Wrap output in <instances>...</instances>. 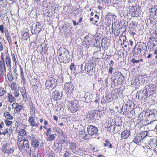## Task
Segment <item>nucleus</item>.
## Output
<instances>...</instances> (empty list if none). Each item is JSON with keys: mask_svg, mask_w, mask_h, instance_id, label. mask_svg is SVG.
<instances>
[{"mask_svg": "<svg viewBox=\"0 0 157 157\" xmlns=\"http://www.w3.org/2000/svg\"><path fill=\"white\" fill-rule=\"evenodd\" d=\"M56 135L55 134H51L49 135V137L50 139V140L52 141L54 140L56 138Z\"/></svg>", "mask_w": 157, "mask_h": 157, "instance_id": "nucleus-40", "label": "nucleus"}, {"mask_svg": "<svg viewBox=\"0 0 157 157\" xmlns=\"http://www.w3.org/2000/svg\"><path fill=\"white\" fill-rule=\"evenodd\" d=\"M24 139L23 137H21L18 138V143H21V142L22 141H24Z\"/></svg>", "mask_w": 157, "mask_h": 157, "instance_id": "nucleus-50", "label": "nucleus"}, {"mask_svg": "<svg viewBox=\"0 0 157 157\" xmlns=\"http://www.w3.org/2000/svg\"><path fill=\"white\" fill-rule=\"evenodd\" d=\"M64 51H63V57L64 59H67L69 57L68 52H66L65 49H64Z\"/></svg>", "mask_w": 157, "mask_h": 157, "instance_id": "nucleus-32", "label": "nucleus"}, {"mask_svg": "<svg viewBox=\"0 0 157 157\" xmlns=\"http://www.w3.org/2000/svg\"><path fill=\"white\" fill-rule=\"evenodd\" d=\"M145 88L148 91L150 89L151 90L154 91L155 90L156 86L154 85L150 84L146 86H145Z\"/></svg>", "mask_w": 157, "mask_h": 157, "instance_id": "nucleus-24", "label": "nucleus"}, {"mask_svg": "<svg viewBox=\"0 0 157 157\" xmlns=\"http://www.w3.org/2000/svg\"><path fill=\"white\" fill-rule=\"evenodd\" d=\"M28 121L31 126L36 127L38 126V124L37 123L35 122V120L33 117H30L29 118Z\"/></svg>", "mask_w": 157, "mask_h": 157, "instance_id": "nucleus-16", "label": "nucleus"}, {"mask_svg": "<svg viewBox=\"0 0 157 157\" xmlns=\"http://www.w3.org/2000/svg\"><path fill=\"white\" fill-rule=\"evenodd\" d=\"M4 116L5 118L7 119V120H12L13 118V117L8 112L5 113L4 114Z\"/></svg>", "mask_w": 157, "mask_h": 157, "instance_id": "nucleus-31", "label": "nucleus"}, {"mask_svg": "<svg viewBox=\"0 0 157 157\" xmlns=\"http://www.w3.org/2000/svg\"><path fill=\"white\" fill-rule=\"evenodd\" d=\"M105 143L104 144V146L105 147L108 146L109 148H111L113 147V145L110 143L109 140L106 139L105 140Z\"/></svg>", "mask_w": 157, "mask_h": 157, "instance_id": "nucleus-29", "label": "nucleus"}, {"mask_svg": "<svg viewBox=\"0 0 157 157\" xmlns=\"http://www.w3.org/2000/svg\"><path fill=\"white\" fill-rule=\"evenodd\" d=\"M149 42L148 43V45H150V44H153V42H154V41L155 40V38L151 37L149 38Z\"/></svg>", "mask_w": 157, "mask_h": 157, "instance_id": "nucleus-41", "label": "nucleus"}, {"mask_svg": "<svg viewBox=\"0 0 157 157\" xmlns=\"http://www.w3.org/2000/svg\"><path fill=\"white\" fill-rule=\"evenodd\" d=\"M145 115L147 118L146 119L147 122V121H150V122H148L147 123V124H152V121L156 120L155 114L152 111L150 110L147 111L145 113Z\"/></svg>", "mask_w": 157, "mask_h": 157, "instance_id": "nucleus-3", "label": "nucleus"}, {"mask_svg": "<svg viewBox=\"0 0 157 157\" xmlns=\"http://www.w3.org/2000/svg\"><path fill=\"white\" fill-rule=\"evenodd\" d=\"M131 62L133 63H138L139 62V60H136L134 58H132Z\"/></svg>", "mask_w": 157, "mask_h": 157, "instance_id": "nucleus-54", "label": "nucleus"}, {"mask_svg": "<svg viewBox=\"0 0 157 157\" xmlns=\"http://www.w3.org/2000/svg\"><path fill=\"white\" fill-rule=\"evenodd\" d=\"M38 82L36 78H34L32 79L30 82L32 86H35L38 84Z\"/></svg>", "mask_w": 157, "mask_h": 157, "instance_id": "nucleus-36", "label": "nucleus"}, {"mask_svg": "<svg viewBox=\"0 0 157 157\" xmlns=\"http://www.w3.org/2000/svg\"><path fill=\"white\" fill-rule=\"evenodd\" d=\"M6 38L8 41L9 44L10 45H11L12 44V42H11L12 40H11V39L10 37V36L9 37H7Z\"/></svg>", "mask_w": 157, "mask_h": 157, "instance_id": "nucleus-55", "label": "nucleus"}, {"mask_svg": "<svg viewBox=\"0 0 157 157\" xmlns=\"http://www.w3.org/2000/svg\"><path fill=\"white\" fill-rule=\"evenodd\" d=\"M58 133L62 136H63L64 135V132L62 130L60 129L59 128V130H58Z\"/></svg>", "mask_w": 157, "mask_h": 157, "instance_id": "nucleus-51", "label": "nucleus"}, {"mask_svg": "<svg viewBox=\"0 0 157 157\" xmlns=\"http://www.w3.org/2000/svg\"><path fill=\"white\" fill-rule=\"evenodd\" d=\"M13 109H15V112L16 113H19L23 108L22 105H19L16 102L13 103L12 105Z\"/></svg>", "mask_w": 157, "mask_h": 157, "instance_id": "nucleus-9", "label": "nucleus"}, {"mask_svg": "<svg viewBox=\"0 0 157 157\" xmlns=\"http://www.w3.org/2000/svg\"><path fill=\"white\" fill-rule=\"evenodd\" d=\"M152 124L155 126V128L157 129V120H155V121H152Z\"/></svg>", "mask_w": 157, "mask_h": 157, "instance_id": "nucleus-48", "label": "nucleus"}, {"mask_svg": "<svg viewBox=\"0 0 157 157\" xmlns=\"http://www.w3.org/2000/svg\"><path fill=\"white\" fill-rule=\"evenodd\" d=\"M1 61L5 62V59L4 58V56L3 54L2 53L1 54Z\"/></svg>", "mask_w": 157, "mask_h": 157, "instance_id": "nucleus-58", "label": "nucleus"}, {"mask_svg": "<svg viewBox=\"0 0 157 157\" xmlns=\"http://www.w3.org/2000/svg\"><path fill=\"white\" fill-rule=\"evenodd\" d=\"M6 92V89L3 88H1L0 89V97L3 96Z\"/></svg>", "mask_w": 157, "mask_h": 157, "instance_id": "nucleus-34", "label": "nucleus"}, {"mask_svg": "<svg viewBox=\"0 0 157 157\" xmlns=\"http://www.w3.org/2000/svg\"><path fill=\"white\" fill-rule=\"evenodd\" d=\"M3 49L2 44L1 41H0V51H1Z\"/></svg>", "mask_w": 157, "mask_h": 157, "instance_id": "nucleus-61", "label": "nucleus"}, {"mask_svg": "<svg viewBox=\"0 0 157 157\" xmlns=\"http://www.w3.org/2000/svg\"><path fill=\"white\" fill-rule=\"evenodd\" d=\"M143 139L142 136L138 134L136 136L133 141L135 143L137 144Z\"/></svg>", "mask_w": 157, "mask_h": 157, "instance_id": "nucleus-19", "label": "nucleus"}, {"mask_svg": "<svg viewBox=\"0 0 157 157\" xmlns=\"http://www.w3.org/2000/svg\"><path fill=\"white\" fill-rule=\"evenodd\" d=\"M154 11L155 12V15H157V6H155L154 7H153L151 9L150 12H153Z\"/></svg>", "mask_w": 157, "mask_h": 157, "instance_id": "nucleus-39", "label": "nucleus"}, {"mask_svg": "<svg viewBox=\"0 0 157 157\" xmlns=\"http://www.w3.org/2000/svg\"><path fill=\"white\" fill-rule=\"evenodd\" d=\"M120 75H119L118 79L117 80V83L118 84H121L124 81L123 78L124 77L123 76V75L121 72H120Z\"/></svg>", "mask_w": 157, "mask_h": 157, "instance_id": "nucleus-25", "label": "nucleus"}, {"mask_svg": "<svg viewBox=\"0 0 157 157\" xmlns=\"http://www.w3.org/2000/svg\"><path fill=\"white\" fill-rule=\"evenodd\" d=\"M29 141L27 140H25L22 143H17L20 149L25 148L26 149L29 147Z\"/></svg>", "mask_w": 157, "mask_h": 157, "instance_id": "nucleus-10", "label": "nucleus"}, {"mask_svg": "<svg viewBox=\"0 0 157 157\" xmlns=\"http://www.w3.org/2000/svg\"><path fill=\"white\" fill-rule=\"evenodd\" d=\"M110 127H111V129L112 130V132H114L115 131V126L114 125V124L112 123L110 124Z\"/></svg>", "mask_w": 157, "mask_h": 157, "instance_id": "nucleus-46", "label": "nucleus"}, {"mask_svg": "<svg viewBox=\"0 0 157 157\" xmlns=\"http://www.w3.org/2000/svg\"><path fill=\"white\" fill-rule=\"evenodd\" d=\"M14 91L13 93V95L14 96V97L15 98H17L19 96L20 94L18 90H16Z\"/></svg>", "mask_w": 157, "mask_h": 157, "instance_id": "nucleus-42", "label": "nucleus"}, {"mask_svg": "<svg viewBox=\"0 0 157 157\" xmlns=\"http://www.w3.org/2000/svg\"><path fill=\"white\" fill-rule=\"evenodd\" d=\"M80 136L85 140L89 138V136L87 134V133L84 131H82L80 132Z\"/></svg>", "mask_w": 157, "mask_h": 157, "instance_id": "nucleus-22", "label": "nucleus"}, {"mask_svg": "<svg viewBox=\"0 0 157 157\" xmlns=\"http://www.w3.org/2000/svg\"><path fill=\"white\" fill-rule=\"evenodd\" d=\"M140 7L138 5L132 6L130 8L129 14L133 17H138L140 14Z\"/></svg>", "mask_w": 157, "mask_h": 157, "instance_id": "nucleus-4", "label": "nucleus"}, {"mask_svg": "<svg viewBox=\"0 0 157 157\" xmlns=\"http://www.w3.org/2000/svg\"><path fill=\"white\" fill-rule=\"evenodd\" d=\"M32 26L31 32L32 34H36L38 33L40 30V24L38 22L33 24Z\"/></svg>", "mask_w": 157, "mask_h": 157, "instance_id": "nucleus-7", "label": "nucleus"}, {"mask_svg": "<svg viewBox=\"0 0 157 157\" xmlns=\"http://www.w3.org/2000/svg\"><path fill=\"white\" fill-rule=\"evenodd\" d=\"M110 99L108 95L105 96V97H103L101 99V102L102 104H104L107 101L109 102Z\"/></svg>", "mask_w": 157, "mask_h": 157, "instance_id": "nucleus-27", "label": "nucleus"}, {"mask_svg": "<svg viewBox=\"0 0 157 157\" xmlns=\"http://www.w3.org/2000/svg\"><path fill=\"white\" fill-rule=\"evenodd\" d=\"M10 87L12 90H17V87L16 84L14 82H11V83Z\"/></svg>", "mask_w": 157, "mask_h": 157, "instance_id": "nucleus-35", "label": "nucleus"}, {"mask_svg": "<svg viewBox=\"0 0 157 157\" xmlns=\"http://www.w3.org/2000/svg\"><path fill=\"white\" fill-rule=\"evenodd\" d=\"M12 58L13 62L15 63V64L16 65L17 63L16 59L15 58V55L13 53L12 54Z\"/></svg>", "mask_w": 157, "mask_h": 157, "instance_id": "nucleus-47", "label": "nucleus"}, {"mask_svg": "<svg viewBox=\"0 0 157 157\" xmlns=\"http://www.w3.org/2000/svg\"><path fill=\"white\" fill-rule=\"evenodd\" d=\"M156 45L155 44V43L153 44H150V45H148V46L149 47H150V48H153Z\"/></svg>", "mask_w": 157, "mask_h": 157, "instance_id": "nucleus-62", "label": "nucleus"}, {"mask_svg": "<svg viewBox=\"0 0 157 157\" xmlns=\"http://www.w3.org/2000/svg\"><path fill=\"white\" fill-rule=\"evenodd\" d=\"M7 101L10 103H12L16 101V98L12 94L8 93L7 96Z\"/></svg>", "mask_w": 157, "mask_h": 157, "instance_id": "nucleus-20", "label": "nucleus"}, {"mask_svg": "<svg viewBox=\"0 0 157 157\" xmlns=\"http://www.w3.org/2000/svg\"><path fill=\"white\" fill-rule=\"evenodd\" d=\"M57 85V80L52 77L49 78L47 80L45 83L46 88L45 89H48L49 88H51L52 89L56 87Z\"/></svg>", "mask_w": 157, "mask_h": 157, "instance_id": "nucleus-2", "label": "nucleus"}, {"mask_svg": "<svg viewBox=\"0 0 157 157\" xmlns=\"http://www.w3.org/2000/svg\"><path fill=\"white\" fill-rule=\"evenodd\" d=\"M62 94L57 90L54 91L52 94V97L55 101L59 100L61 98Z\"/></svg>", "mask_w": 157, "mask_h": 157, "instance_id": "nucleus-8", "label": "nucleus"}, {"mask_svg": "<svg viewBox=\"0 0 157 157\" xmlns=\"http://www.w3.org/2000/svg\"><path fill=\"white\" fill-rule=\"evenodd\" d=\"M21 89L20 91L22 94L26 93V90L25 87L21 88Z\"/></svg>", "mask_w": 157, "mask_h": 157, "instance_id": "nucleus-52", "label": "nucleus"}, {"mask_svg": "<svg viewBox=\"0 0 157 157\" xmlns=\"http://www.w3.org/2000/svg\"><path fill=\"white\" fill-rule=\"evenodd\" d=\"M69 99V97L67 99L68 101V107L71 112L75 113L79 109L80 106L79 105L78 101L77 100H74L70 101Z\"/></svg>", "mask_w": 157, "mask_h": 157, "instance_id": "nucleus-1", "label": "nucleus"}, {"mask_svg": "<svg viewBox=\"0 0 157 157\" xmlns=\"http://www.w3.org/2000/svg\"><path fill=\"white\" fill-rule=\"evenodd\" d=\"M130 135V131L129 130H125L122 132L121 134V138L125 139Z\"/></svg>", "mask_w": 157, "mask_h": 157, "instance_id": "nucleus-15", "label": "nucleus"}, {"mask_svg": "<svg viewBox=\"0 0 157 157\" xmlns=\"http://www.w3.org/2000/svg\"><path fill=\"white\" fill-rule=\"evenodd\" d=\"M5 62L7 67H10L11 66V59L8 53H7L5 59Z\"/></svg>", "mask_w": 157, "mask_h": 157, "instance_id": "nucleus-14", "label": "nucleus"}, {"mask_svg": "<svg viewBox=\"0 0 157 157\" xmlns=\"http://www.w3.org/2000/svg\"><path fill=\"white\" fill-rule=\"evenodd\" d=\"M26 135V132L25 130L23 129H21L19 131V135L21 136H23Z\"/></svg>", "mask_w": 157, "mask_h": 157, "instance_id": "nucleus-37", "label": "nucleus"}, {"mask_svg": "<svg viewBox=\"0 0 157 157\" xmlns=\"http://www.w3.org/2000/svg\"><path fill=\"white\" fill-rule=\"evenodd\" d=\"M14 150L12 148H9L8 150H7V151L6 152V153L8 155H10L14 151Z\"/></svg>", "mask_w": 157, "mask_h": 157, "instance_id": "nucleus-38", "label": "nucleus"}, {"mask_svg": "<svg viewBox=\"0 0 157 157\" xmlns=\"http://www.w3.org/2000/svg\"><path fill=\"white\" fill-rule=\"evenodd\" d=\"M5 35L6 38L10 37V33L7 30L6 31H5Z\"/></svg>", "mask_w": 157, "mask_h": 157, "instance_id": "nucleus-57", "label": "nucleus"}, {"mask_svg": "<svg viewBox=\"0 0 157 157\" xmlns=\"http://www.w3.org/2000/svg\"><path fill=\"white\" fill-rule=\"evenodd\" d=\"M148 91L145 88L142 90L139 91L136 94V97H138V98L140 100H144L147 98L148 95Z\"/></svg>", "mask_w": 157, "mask_h": 157, "instance_id": "nucleus-5", "label": "nucleus"}, {"mask_svg": "<svg viewBox=\"0 0 157 157\" xmlns=\"http://www.w3.org/2000/svg\"><path fill=\"white\" fill-rule=\"evenodd\" d=\"M9 145L8 143H6L3 144L2 148V151L4 154L6 153V152L9 148Z\"/></svg>", "mask_w": 157, "mask_h": 157, "instance_id": "nucleus-23", "label": "nucleus"}, {"mask_svg": "<svg viewBox=\"0 0 157 157\" xmlns=\"http://www.w3.org/2000/svg\"><path fill=\"white\" fill-rule=\"evenodd\" d=\"M5 35L6 38L10 37V33L7 30L6 31H5Z\"/></svg>", "mask_w": 157, "mask_h": 157, "instance_id": "nucleus-56", "label": "nucleus"}, {"mask_svg": "<svg viewBox=\"0 0 157 157\" xmlns=\"http://www.w3.org/2000/svg\"><path fill=\"white\" fill-rule=\"evenodd\" d=\"M96 114L95 112H90L87 115V117L90 119H92L96 115Z\"/></svg>", "mask_w": 157, "mask_h": 157, "instance_id": "nucleus-28", "label": "nucleus"}, {"mask_svg": "<svg viewBox=\"0 0 157 157\" xmlns=\"http://www.w3.org/2000/svg\"><path fill=\"white\" fill-rule=\"evenodd\" d=\"M6 67L5 63L0 60V68Z\"/></svg>", "mask_w": 157, "mask_h": 157, "instance_id": "nucleus-44", "label": "nucleus"}, {"mask_svg": "<svg viewBox=\"0 0 157 157\" xmlns=\"http://www.w3.org/2000/svg\"><path fill=\"white\" fill-rule=\"evenodd\" d=\"M11 72H9L7 75V77L8 80L10 82H12L13 80V78L11 75Z\"/></svg>", "mask_w": 157, "mask_h": 157, "instance_id": "nucleus-33", "label": "nucleus"}, {"mask_svg": "<svg viewBox=\"0 0 157 157\" xmlns=\"http://www.w3.org/2000/svg\"><path fill=\"white\" fill-rule=\"evenodd\" d=\"M139 49L141 51L142 53H144V55L145 56L146 54L145 52L147 50V46L144 42H140L139 45Z\"/></svg>", "mask_w": 157, "mask_h": 157, "instance_id": "nucleus-11", "label": "nucleus"}, {"mask_svg": "<svg viewBox=\"0 0 157 157\" xmlns=\"http://www.w3.org/2000/svg\"><path fill=\"white\" fill-rule=\"evenodd\" d=\"M77 145L75 143H70V147L72 149V151L74 153H75L76 151L75 150V149Z\"/></svg>", "mask_w": 157, "mask_h": 157, "instance_id": "nucleus-30", "label": "nucleus"}, {"mask_svg": "<svg viewBox=\"0 0 157 157\" xmlns=\"http://www.w3.org/2000/svg\"><path fill=\"white\" fill-rule=\"evenodd\" d=\"M132 52L133 56L135 57H137L140 53H141V51L138 48H136V46L133 49Z\"/></svg>", "mask_w": 157, "mask_h": 157, "instance_id": "nucleus-18", "label": "nucleus"}, {"mask_svg": "<svg viewBox=\"0 0 157 157\" xmlns=\"http://www.w3.org/2000/svg\"><path fill=\"white\" fill-rule=\"evenodd\" d=\"M130 107V105L126 104H125V106H123L122 108H121V109L120 110V113L123 114H125L126 113L129 111V108Z\"/></svg>", "mask_w": 157, "mask_h": 157, "instance_id": "nucleus-12", "label": "nucleus"}, {"mask_svg": "<svg viewBox=\"0 0 157 157\" xmlns=\"http://www.w3.org/2000/svg\"><path fill=\"white\" fill-rule=\"evenodd\" d=\"M70 154V153L68 152L67 151H66L64 154V157H69Z\"/></svg>", "mask_w": 157, "mask_h": 157, "instance_id": "nucleus-49", "label": "nucleus"}, {"mask_svg": "<svg viewBox=\"0 0 157 157\" xmlns=\"http://www.w3.org/2000/svg\"><path fill=\"white\" fill-rule=\"evenodd\" d=\"M93 66L86 65L85 66L83 71H86L88 74L91 73L93 72L92 70H93Z\"/></svg>", "mask_w": 157, "mask_h": 157, "instance_id": "nucleus-17", "label": "nucleus"}, {"mask_svg": "<svg viewBox=\"0 0 157 157\" xmlns=\"http://www.w3.org/2000/svg\"><path fill=\"white\" fill-rule=\"evenodd\" d=\"M70 68L71 71L73 70L74 69L75 70V64L73 63H71V65L70 66Z\"/></svg>", "mask_w": 157, "mask_h": 157, "instance_id": "nucleus-45", "label": "nucleus"}, {"mask_svg": "<svg viewBox=\"0 0 157 157\" xmlns=\"http://www.w3.org/2000/svg\"><path fill=\"white\" fill-rule=\"evenodd\" d=\"M22 97L24 99H27V95L25 94H22Z\"/></svg>", "mask_w": 157, "mask_h": 157, "instance_id": "nucleus-60", "label": "nucleus"}, {"mask_svg": "<svg viewBox=\"0 0 157 157\" xmlns=\"http://www.w3.org/2000/svg\"><path fill=\"white\" fill-rule=\"evenodd\" d=\"M5 122L7 126H9L12 123V121H10L8 120H5Z\"/></svg>", "mask_w": 157, "mask_h": 157, "instance_id": "nucleus-43", "label": "nucleus"}, {"mask_svg": "<svg viewBox=\"0 0 157 157\" xmlns=\"http://www.w3.org/2000/svg\"><path fill=\"white\" fill-rule=\"evenodd\" d=\"M6 72V67L0 68V77H3L5 74Z\"/></svg>", "mask_w": 157, "mask_h": 157, "instance_id": "nucleus-26", "label": "nucleus"}, {"mask_svg": "<svg viewBox=\"0 0 157 157\" xmlns=\"http://www.w3.org/2000/svg\"><path fill=\"white\" fill-rule=\"evenodd\" d=\"M72 21L73 22V25H75V26L77 25H78V22L77 23L75 20H73Z\"/></svg>", "mask_w": 157, "mask_h": 157, "instance_id": "nucleus-64", "label": "nucleus"}, {"mask_svg": "<svg viewBox=\"0 0 157 157\" xmlns=\"http://www.w3.org/2000/svg\"><path fill=\"white\" fill-rule=\"evenodd\" d=\"M31 144L34 147H37L39 146L40 142L38 140L35 139H33L32 140Z\"/></svg>", "mask_w": 157, "mask_h": 157, "instance_id": "nucleus-21", "label": "nucleus"}, {"mask_svg": "<svg viewBox=\"0 0 157 157\" xmlns=\"http://www.w3.org/2000/svg\"><path fill=\"white\" fill-rule=\"evenodd\" d=\"M0 31L1 33H4V27L2 25H0Z\"/></svg>", "mask_w": 157, "mask_h": 157, "instance_id": "nucleus-53", "label": "nucleus"}, {"mask_svg": "<svg viewBox=\"0 0 157 157\" xmlns=\"http://www.w3.org/2000/svg\"><path fill=\"white\" fill-rule=\"evenodd\" d=\"M4 125V123L3 121H2L0 124V128L1 129H2L3 126Z\"/></svg>", "mask_w": 157, "mask_h": 157, "instance_id": "nucleus-63", "label": "nucleus"}, {"mask_svg": "<svg viewBox=\"0 0 157 157\" xmlns=\"http://www.w3.org/2000/svg\"><path fill=\"white\" fill-rule=\"evenodd\" d=\"M113 68L112 67H110L109 68V71L110 74H112L113 73Z\"/></svg>", "mask_w": 157, "mask_h": 157, "instance_id": "nucleus-59", "label": "nucleus"}, {"mask_svg": "<svg viewBox=\"0 0 157 157\" xmlns=\"http://www.w3.org/2000/svg\"><path fill=\"white\" fill-rule=\"evenodd\" d=\"M65 88L66 90H68L67 91L71 92L74 89V87L72 83L68 82L65 84Z\"/></svg>", "mask_w": 157, "mask_h": 157, "instance_id": "nucleus-13", "label": "nucleus"}, {"mask_svg": "<svg viewBox=\"0 0 157 157\" xmlns=\"http://www.w3.org/2000/svg\"><path fill=\"white\" fill-rule=\"evenodd\" d=\"M98 131V129L97 127L92 125H88L87 127L88 133L91 136L97 135Z\"/></svg>", "mask_w": 157, "mask_h": 157, "instance_id": "nucleus-6", "label": "nucleus"}]
</instances>
